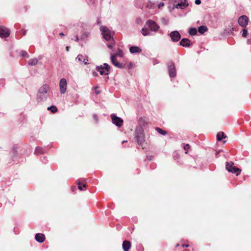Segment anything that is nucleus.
I'll use <instances>...</instances> for the list:
<instances>
[{"instance_id": "nucleus-1", "label": "nucleus", "mask_w": 251, "mask_h": 251, "mask_svg": "<svg viewBox=\"0 0 251 251\" xmlns=\"http://www.w3.org/2000/svg\"><path fill=\"white\" fill-rule=\"evenodd\" d=\"M50 86L47 84L41 86L37 93L36 100L38 103H43L46 101L49 96Z\"/></svg>"}, {"instance_id": "nucleus-2", "label": "nucleus", "mask_w": 251, "mask_h": 251, "mask_svg": "<svg viewBox=\"0 0 251 251\" xmlns=\"http://www.w3.org/2000/svg\"><path fill=\"white\" fill-rule=\"evenodd\" d=\"M123 56V52L121 50H118V52L115 54H113L111 56V61L112 64L117 68H123L126 67L128 69L131 68L132 67V63L131 62L128 63L126 66V64L123 66L118 61V58H122Z\"/></svg>"}, {"instance_id": "nucleus-3", "label": "nucleus", "mask_w": 251, "mask_h": 251, "mask_svg": "<svg viewBox=\"0 0 251 251\" xmlns=\"http://www.w3.org/2000/svg\"><path fill=\"white\" fill-rule=\"evenodd\" d=\"M135 139L137 143L141 146L144 145L145 139L143 129L141 127H138L135 129Z\"/></svg>"}, {"instance_id": "nucleus-4", "label": "nucleus", "mask_w": 251, "mask_h": 251, "mask_svg": "<svg viewBox=\"0 0 251 251\" xmlns=\"http://www.w3.org/2000/svg\"><path fill=\"white\" fill-rule=\"evenodd\" d=\"M96 70L99 72L101 75H106L105 80L107 81L109 78L108 73L109 71V66L107 63H104L103 65L96 66Z\"/></svg>"}, {"instance_id": "nucleus-5", "label": "nucleus", "mask_w": 251, "mask_h": 251, "mask_svg": "<svg viewBox=\"0 0 251 251\" xmlns=\"http://www.w3.org/2000/svg\"><path fill=\"white\" fill-rule=\"evenodd\" d=\"M234 164L232 162H226V169L229 172L232 173H234L238 176L240 174L241 170L238 168L233 166Z\"/></svg>"}, {"instance_id": "nucleus-6", "label": "nucleus", "mask_w": 251, "mask_h": 251, "mask_svg": "<svg viewBox=\"0 0 251 251\" xmlns=\"http://www.w3.org/2000/svg\"><path fill=\"white\" fill-rule=\"evenodd\" d=\"M146 26L148 27L150 31H151L156 32L159 28V26L156 24L155 22L151 20H148L146 22Z\"/></svg>"}, {"instance_id": "nucleus-7", "label": "nucleus", "mask_w": 251, "mask_h": 251, "mask_svg": "<svg viewBox=\"0 0 251 251\" xmlns=\"http://www.w3.org/2000/svg\"><path fill=\"white\" fill-rule=\"evenodd\" d=\"M100 29L103 38L106 41L110 40V30L108 28L105 26H101Z\"/></svg>"}, {"instance_id": "nucleus-8", "label": "nucleus", "mask_w": 251, "mask_h": 251, "mask_svg": "<svg viewBox=\"0 0 251 251\" xmlns=\"http://www.w3.org/2000/svg\"><path fill=\"white\" fill-rule=\"evenodd\" d=\"M111 119L112 120V123L118 127H121L123 126L124 121L121 118L114 114H112L111 115Z\"/></svg>"}, {"instance_id": "nucleus-9", "label": "nucleus", "mask_w": 251, "mask_h": 251, "mask_svg": "<svg viewBox=\"0 0 251 251\" xmlns=\"http://www.w3.org/2000/svg\"><path fill=\"white\" fill-rule=\"evenodd\" d=\"M67 87V83L65 78H62L59 82V90L61 94L65 93Z\"/></svg>"}, {"instance_id": "nucleus-10", "label": "nucleus", "mask_w": 251, "mask_h": 251, "mask_svg": "<svg viewBox=\"0 0 251 251\" xmlns=\"http://www.w3.org/2000/svg\"><path fill=\"white\" fill-rule=\"evenodd\" d=\"M168 71L171 77H175L176 76V68L173 62H170L168 64Z\"/></svg>"}, {"instance_id": "nucleus-11", "label": "nucleus", "mask_w": 251, "mask_h": 251, "mask_svg": "<svg viewBox=\"0 0 251 251\" xmlns=\"http://www.w3.org/2000/svg\"><path fill=\"white\" fill-rule=\"evenodd\" d=\"M10 31L4 26H0V37L5 38L9 36Z\"/></svg>"}, {"instance_id": "nucleus-12", "label": "nucleus", "mask_w": 251, "mask_h": 251, "mask_svg": "<svg viewBox=\"0 0 251 251\" xmlns=\"http://www.w3.org/2000/svg\"><path fill=\"white\" fill-rule=\"evenodd\" d=\"M249 22L248 18L245 15L240 16L238 20V22L240 25L241 26L245 27L248 25Z\"/></svg>"}, {"instance_id": "nucleus-13", "label": "nucleus", "mask_w": 251, "mask_h": 251, "mask_svg": "<svg viewBox=\"0 0 251 251\" xmlns=\"http://www.w3.org/2000/svg\"><path fill=\"white\" fill-rule=\"evenodd\" d=\"M170 36L173 42L178 41L181 37L180 34L177 31H174L171 32Z\"/></svg>"}, {"instance_id": "nucleus-14", "label": "nucleus", "mask_w": 251, "mask_h": 251, "mask_svg": "<svg viewBox=\"0 0 251 251\" xmlns=\"http://www.w3.org/2000/svg\"><path fill=\"white\" fill-rule=\"evenodd\" d=\"M35 238L36 241L39 243H43L45 240V236L42 233H37Z\"/></svg>"}, {"instance_id": "nucleus-15", "label": "nucleus", "mask_w": 251, "mask_h": 251, "mask_svg": "<svg viewBox=\"0 0 251 251\" xmlns=\"http://www.w3.org/2000/svg\"><path fill=\"white\" fill-rule=\"evenodd\" d=\"M129 51L131 53L134 54L136 53H141L142 50L137 46H131L129 48Z\"/></svg>"}, {"instance_id": "nucleus-16", "label": "nucleus", "mask_w": 251, "mask_h": 251, "mask_svg": "<svg viewBox=\"0 0 251 251\" xmlns=\"http://www.w3.org/2000/svg\"><path fill=\"white\" fill-rule=\"evenodd\" d=\"M180 45L183 47H188L191 45V41L188 39L183 38L180 42Z\"/></svg>"}, {"instance_id": "nucleus-17", "label": "nucleus", "mask_w": 251, "mask_h": 251, "mask_svg": "<svg viewBox=\"0 0 251 251\" xmlns=\"http://www.w3.org/2000/svg\"><path fill=\"white\" fill-rule=\"evenodd\" d=\"M122 246L124 251H129L131 248V244L130 242L128 241H125L123 243Z\"/></svg>"}, {"instance_id": "nucleus-18", "label": "nucleus", "mask_w": 251, "mask_h": 251, "mask_svg": "<svg viewBox=\"0 0 251 251\" xmlns=\"http://www.w3.org/2000/svg\"><path fill=\"white\" fill-rule=\"evenodd\" d=\"M141 32L142 34V35L145 36L151 35L149 28H148L147 26H146V25H145V27L141 29Z\"/></svg>"}, {"instance_id": "nucleus-19", "label": "nucleus", "mask_w": 251, "mask_h": 251, "mask_svg": "<svg viewBox=\"0 0 251 251\" xmlns=\"http://www.w3.org/2000/svg\"><path fill=\"white\" fill-rule=\"evenodd\" d=\"M39 60L36 58L30 59L28 61V64L30 66H35L38 64Z\"/></svg>"}, {"instance_id": "nucleus-20", "label": "nucleus", "mask_w": 251, "mask_h": 251, "mask_svg": "<svg viewBox=\"0 0 251 251\" xmlns=\"http://www.w3.org/2000/svg\"><path fill=\"white\" fill-rule=\"evenodd\" d=\"M226 136L223 132H219L217 135V139L218 141H221L223 138H226Z\"/></svg>"}, {"instance_id": "nucleus-21", "label": "nucleus", "mask_w": 251, "mask_h": 251, "mask_svg": "<svg viewBox=\"0 0 251 251\" xmlns=\"http://www.w3.org/2000/svg\"><path fill=\"white\" fill-rule=\"evenodd\" d=\"M207 30V27L204 25L200 26L198 28L199 32L201 34L204 33Z\"/></svg>"}, {"instance_id": "nucleus-22", "label": "nucleus", "mask_w": 251, "mask_h": 251, "mask_svg": "<svg viewBox=\"0 0 251 251\" xmlns=\"http://www.w3.org/2000/svg\"><path fill=\"white\" fill-rule=\"evenodd\" d=\"M197 29L195 28H191L189 29V33L191 35H195L197 34Z\"/></svg>"}, {"instance_id": "nucleus-23", "label": "nucleus", "mask_w": 251, "mask_h": 251, "mask_svg": "<svg viewBox=\"0 0 251 251\" xmlns=\"http://www.w3.org/2000/svg\"><path fill=\"white\" fill-rule=\"evenodd\" d=\"M48 110H50L53 113H54L57 112V108L55 106H51L50 107H48Z\"/></svg>"}, {"instance_id": "nucleus-24", "label": "nucleus", "mask_w": 251, "mask_h": 251, "mask_svg": "<svg viewBox=\"0 0 251 251\" xmlns=\"http://www.w3.org/2000/svg\"><path fill=\"white\" fill-rule=\"evenodd\" d=\"M156 130L159 133H160V134L163 135H166L167 134V132L166 131L162 130V129H161L159 127H156Z\"/></svg>"}, {"instance_id": "nucleus-25", "label": "nucleus", "mask_w": 251, "mask_h": 251, "mask_svg": "<svg viewBox=\"0 0 251 251\" xmlns=\"http://www.w3.org/2000/svg\"><path fill=\"white\" fill-rule=\"evenodd\" d=\"M77 184L78 185V188L80 190H83V187H85L86 184H81V183L80 182L79 180H77Z\"/></svg>"}, {"instance_id": "nucleus-26", "label": "nucleus", "mask_w": 251, "mask_h": 251, "mask_svg": "<svg viewBox=\"0 0 251 251\" xmlns=\"http://www.w3.org/2000/svg\"><path fill=\"white\" fill-rule=\"evenodd\" d=\"M34 153L36 154L43 153V150L41 148L37 147L35 150Z\"/></svg>"}, {"instance_id": "nucleus-27", "label": "nucleus", "mask_w": 251, "mask_h": 251, "mask_svg": "<svg viewBox=\"0 0 251 251\" xmlns=\"http://www.w3.org/2000/svg\"><path fill=\"white\" fill-rule=\"evenodd\" d=\"M20 54H21V55L23 57H25L27 58L29 57V56L28 54L27 53V52L25 50L21 51Z\"/></svg>"}, {"instance_id": "nucleus-28", "label": "nucleus", "mask_w": 251, "mask_h": 251, "mask_svg": "<svg viewBox=\"0 0 251 251\" xmlns=\"http://www.w3.org/2000/svg\"><path fill=\"white\" fill-rule=\"evenodd\" d=\"M83 59V56L82 54H78L77 56L76 57V60L79 62L82 61Z\"/></svg>"}, {"instance_id": "nucleus-29", "label": "nucleus", "mask_w": 251, "mask_h": 251, "mask_svg": "<svg viewBox=\"0 0 251 251\" xmlns=\"http://www.w3.org/2000/svg\"><path fill=\"white\" fill-rule=\"evenodd\" d=\"M243 33H242V36L243 37H246L247 36V34H248V31L246 29H243Z\"/></svg>"}, {"instance_id": "nucleus-30", "label": "nucleus", "mask_w": 251, "mask_h": 251, "mask_svg": "<svg viewBox=\"0 0 251 251\" xmlns=\"http://www.w3.org/2000/svg\"><path fill=\"white\" fill-rule=\"evenodd\" d=\"M111 49L112 48V46L115 45V41L113 37L111 35Z\"/></svg>"}, {"instance_id": "nucleus-31", "label": "nucleus", "mask_w": 251, "mask_h": 251, "mask_svg": "<svg viewBox=\"0 0 251 251\" xmlns=\"http://www.w3.org/2000/svg\"><path fill=\"white\" fill-rule=\"evenodd\" d=\"M189 148H190V145L188 144H185L183 146V149L185 151H187Z\"/></svg>"}, {"instance_id": "nucleus-32", "label": "nucleus", "mask_w": 251, "mask_h": 251, "mask_svg": "<svg viewBox=\"0 0 251 251\" xmlns=\"http://www.w3.org/2000/svg\"><path fill=\"white\" fill-rule=\"evenodd\" d=\"M82 62L85 65L88 64L89 63H88V59H87V58H83L82 60Z\"/></svg>"}, {"instance_id": "nucleus-33", "label": "nucleus", "mask_w": 251, "mask_h": 251, "mask_svg": "<svg viewBox=\"0 0 251 251\" xmlns=\"http://www.w3.org/2000/svg\"><path fill=\"white\" fill-rule=\"evenodd\" d=\"M93 118H94V120L95 121V122L96 123H98V117L97 115H96V114H94L93 115Z\"/></svg>"}, {"instance_id": "nucleus-34", "label": "nucleus", "mask_w": 251, "mask_h": 251, "mask_svg": "<svg viewBox=\"0 0 251 251\" xmlns=\"http://www.w3.org/2000/svg\"><path fill=\"white\" fill-rule=\"evenodd\" d=\"M164 5V2H160L158 4V8H161V7L163 6Z\"/></svg>"}, {"instance_id": "nucleus-35", "label": "nucleus", "mask_w": 251, "mask_h": 251, "mask_svg": "<svg viewBox=\"0 0 251 251\" xmlns=\"http://www.w3.org/2000/svg\"><path fill=\"white\" fill-rule=\"evenodd\" d=\"M98 88V87L96 86V87H94V89L95 90V93L97 94H100V92L98 90H97V89Z\"/></svg>"}, {"instance_id": "nucleus-36", "label": "nucleus", "mask_w": 251, "mask_h": 251, "mask_svg": "<svg viewBox=\"0 0 251 251\" xmlns=\"http://www.w3.org/2000/svg\"><path fill=\"white\" fill-rule=\"evenodd\" d=\"M195 3L197 5L200 4L201 3V0H195Z\"/></svg>"}, {"instance_id": "nucleus-37", "label": "nucleus", "mask_w": 251, "mask_h": 251, "mask_svg": "<svg viewBox=\"0 0 251 251\" xmlns=\"http://www.w3.org/2000/svg\"><path fill=\"white\" fill-rule=\"evenodd\" d=\"M92 75L93 76H98V74L97 72L94 71L92 72Z\"/></svg>"}, {"instance_id": "nucleus-38", "label": "nucleus", "mask_w": 251, "mask_h": 251, "mask_svg": "<svg viewBox=\"0 0 251 251\" xmlns=\"http://www.w3.org/2000/svg\"><path fill=\"white\" fill-rule=\"evenodd\" d=\"M152 63L154 65H155L156 64H158V61L157 60H155L154 59V60H153Z\"/></svg>"}, {"instance_id": "nucleus-39", "label": "nucleus", "mask_w": 251, "mask_h": 251, "mask_svg": "<svg viewBox=\"0 0 251 251\" xmlns=\"http://www.w3.org/2000/svg\"><path fill=\"white\" fill-rule=\"evenodd\" d=\"M233 30V28L232 27L230 29L229 31H228V32L229 33H232V31Z\"/></svg>"}, {"instance_id": "nucleus-40", "label": "nucleus", "mask_w": 251, "mask_h": 251, "mask_svg": "<svg viewBox=\"0 0 251 251\" xmlns=\"http://www.w3.org/2000/svg\"><path fill=\"white\" fill-rule=\"evenodd\" d=\"M182 246L183 247H189V245H187V244H183V245H182Z\"/></svg>"}, {"instance_id": "nucleus-41", "label": "nucleus", "mask_w": 251, "mask_h": 251, "mask_svg": "<svg viewBox=\"0 0 251 251\" xmlns=\"http://www.w3.org/2000/svg\"><path fill=\"white\" fill-rule=\"evenodd\" d=\"M78 40H79V39H78V36H75V41L77 42V41H78Z\"/></svg>"}, {"instance_id": "nucleus-42", "label": "nucleus", "mask_w": 251, "mask_h": 251, "mask_svg": "<svg viewBox=\"0 0 251 251\" xmlns=\"http://www.w3.org/2000/svg\"><path fill=\"white\" fill-rule=\"evenodd\" d=\"M88 36V33H84L83 35H82V37H84V36Z\"/></svg>"}, {"instance_id": "nucleus-43", "label": "nucleus", "mask_w": 251, "mask_h": 251, "mask_svg": "<svg viewBox=\"0 0 251 251\" xmlns=\"http://www.w3.org/2000/svg\"><path fill=\"white\" fill-rule=\"evenodd\" d=\"M59 35H60V36H64V33H62V32L60 33H59Z\"/></svg>"}, {"instance_id": "nucleus-44", "label": "nucleus", "mask_w": 251, "mask_h": 251, "mask_svg": "<svg viewBox=\"0 0 251 251\" xmlns=\"http://www.w3.org/2000/svg\"><path fill=\"white\" fill-rule=\"evenodd\" d=\"M23 34H24V35H25V33H26V31H25V30H23Z\"/></svg>"}, {"instance_id": "nucleus-45", "label": "nucleus", "mask_w": 251, "mask_h": 251, "mask_svg": "<svg viewBox=\"0 0 251 251\" xmlns=\"http://www.w3.org/2000/svg\"><path fill=\"white\" fill-rule=\"evenodd\" d=\"M69 48L68 47H66V50L69 51Z\"/></svg>"}, {"instance_id": "nucleus-46", "label": "nucleus", "mask_w": 251, "mask_h": 251, "mask_svg": "<svg viewBox=\"0 0 251 251\" xmlns=\"http://www.w3.org/2000/svg\"><path fill=\"white\" fill-rule=\"evenodd\" d=\"M126 142H127L126 141H122V144H124V143Z\"/></svg>"}, {"instance_id": "nucleus-47", "label": "nucleus", "mask_w": 251, "mask_h": 251, "mask_svg": "<svg viewBox=\"0 0 251 251\" xmlns=\"http://www.w3.org/2000/svg\"><path fill=\"white\" fill-rule=\"evenodd\" d=\"M107 46L108 48H110V44H107Z\"/></svg>"}, {"instance_id": "nucleus-48", "label": "nucleus", "mask_w": 251, "mask_h": 251, "mask_svg": "<svg viewBox=\"0 0 251 251\" xmlns=\"http://www.w3.org/2000/svg\"><path fill=\"white\" fill-rule=\"evenodd\" d=\"M178 246H179V244H177L176 245V247H178Z\"/></svg>"}, {"instance_id": "nucleus-49", "label": "nucleus", "mask_w": 251, "mask_h": 251, "mask_svg": "<svg viewBox=\"0 0 251 251\" xmlns=\"http://www.w3.org/2000/svg\"><path fill=\"white\" fill-rule=\"evenodd\" d=\"M97 24H98V25H99V24H100V22H99V21H98V22H97Z\"/></svg>"}]
</instances>
